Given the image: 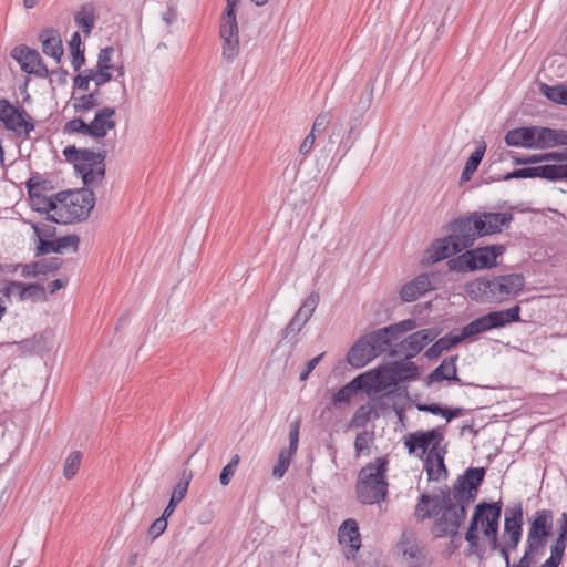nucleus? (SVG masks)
I'll use <instances>...</instances> for the list:
<instances>
[{
    "label": "nucleus",
    "instance_id": "1",
    "mask_svg": "<svg viewBox=\"0 0 567 567\" xmlns=\"http://www.w3.org/2000/svg\"><path fill=\"white\" fill-rule=\"evenodd\" d=\"M502 504L482 503L475 507L465 533L467 554L482 558L487 548L498 551L505 567H535L545 554L548 537L553 532L554 515L549 509L537 511L529 519L524 554L511 564V554L516 551L523 536V509L520 505L507 507L504 528L498 537Z\"/></svg>",
    "mask_w": 567,
    "mask_h": 567
},
{
    "label": "nucleus",
    "instance_id": "2",
    "mask_svg": "<svg viewBox=\"0 0 567 567\" xmlns=\"http://www.w3.org/2000/svg\"><path fill=\"white\" fill-rule=\"evenodd\" d=\"M416 369L413 363L394 362L389 365L380 367L363 374L358 375L347 385L341 388L332 398L334 405L348 404L352 396L362 389H384L391 383H395L396 379L403 380L410 377L409 372Z\"/></svg>",
    "mask_w": 567,
    "mask_h": 567
},
{
    "label": "nucleus",
    "instance_id": "3",
    "mask_svg": "<svg viewBox=\"0 0 567 567\" xmlns=\"http://www.w3.org/2000/svg\"><path fill=\"white\" fill-rule=\"evenodd\" d=\"M525 286V278L520 274H509L493 278L480 277L465 286L467 296L477 302H504L519 293Z\"/></svg>",
    "mask_w": 567,
    "mask_h": 567
},
{
    "label": "nucleus",
    "instance_id": "4",
    "mask_svg": "<svg viewBox=\"0 0 567 567\" xmlns=\"http://www.w3.org/2000/svg\"><path fill=\"white\" fill-rule=\"evenodd\" d=\"M56 210L50 215V221L71 224L89 217L95 204L94 193L89 188L76 192H62L56 194Z\"/></svg>",
    "mask_w": 567,
    "mask_h": 567
},
{
    "label": "nucleus",
    "instance_id": "5",
    "mask_svg": "<svg viewBox=\"0 0 567 567\" xmlns=\"http://www.w3.org/2000/svg\"><path fill=\"white\" fill-rule=\"evenodd\" d=\"M386 466L388 461L380 457L361 468L357 483V495L361 503L375 504L385 498L388 492Z\"/></svg>",
    "mask_w": 567,
    "mask_h": 567
},
{
    "label": "nucleus",
    "instance_id": "6",
    "mask_svg": "<svg viewBox=\"0 0 567 567\" xmlns=\"http://www.w3.org/2000/svg\"><path fill=\"white\" fill-rule=\"evenodd\" d=\"M505 143L525 148H548L567 144V132L538 126L520 127L508 131Z\"/></svg>",
    "mask_w": 567,
    "mask_h": 567
},
{
    "label": "nucleus",
    "instance_id": "7",
    "mask_svg": "<svg viewBox=\"0 0 567 567\" xmlns=\"http://www.w3.org/2000/svg\"><path fill=\"white\" fill-rule=\"evenodd\" d=\"M514 217L512 213H472L457 219L460 231L471 236V246L477 237L499 234L509 228Z\"/></svg>",
    "mask_w": 567,
    "mask_h": 567
},
{
    "label": "nucleus",
    "instance_id": "8",
    "mask_svg": "<svg viewBox=\"0 0 567 567\" xmlns=\"http://www.w3.org/2000/svg\"><path fill=\"white\" fill-rule=\"evenodd\" d=\"M63 154L69 162H72L74 169L81 175L84 185H99L105 175L104 155L90 150H78L74 146L64 148Z\"/></svg>",
    "mask_w": 567,
    "mask_h": 567
},
{
    "label": "nucleus",
    "instance_id": "9",
    "mask_svg": "<svg viewBox=\"0 0 567 567\" xmlns=\"http://www.w3.org/2000/svg\"><path fill=\"white\" fill-rule=\"evenodd\" d=\"M504 252L505 247L503 245L480 247L450 259L447 266L450 270L457 272L492 268L496 265V259Z\"/></svg>",
    "mask_w": 567,
    "mask_h": 567
},
{
    "label": "nucleus",
    "instance_id": "10",
    "mask_svg": "<svg viewBox=\"0 0 567 567\" xmlns=\"http://www.w3.org/2000/svg\"><path fill=\"white\" fill-rule=\"evenodd\" d=\"M471 247V236L460 231L458 220L451 224V234L435 240L424 252L423 261L432 265Z\"/></svg>",
    "mask_w": 567,
    "mask_h": 567
},
{
    "label": "nucleus",
    "instance_id": "11",
    "mask_svg": "<svg viewBox=\"0 0 567 567\" xmlns=\"http://www.w3.org/2000/svg\"><path fill=\"white\" fill-rule=\"evenodd\" d=\"M466 504L455 501L453 497L444 498L441 507L435 513L437 516L432 532L436 537L455 535L462 522L466 517Z\"/></svg>",
    "mask_w": 567,
    "mask_h": 567
},
{
    "label": "nucleus",
    "instance_id": "12",
    "mask_svg": "<svg viewBox=\"0 0 567 567\" xmlns=\"http://www.w3.org/2000/svg\"><path fill=\"white\" fill-rule=\"evenodd\" d=\"M519 312V306L488 312L464 326L462 334L466 339L492 329L502 328L512 322H517L520 320Z\"/></svg>",
    "mask_w": 567,
    "mask_h": 567
},
{
    "label": "nucleus",
    "instance_id": "13",
    "mask_svg": "<svg viewBox=\"0 0 567 567\" xmlns=\"http://www.w3.org/2000/svg\"><path fill=\"white\" fill-rule=\"evenodd\" d=\"M395 550L408 567H429L432 564L425 546L412 530H404L396 543Z\"/></svg>",
    "mask_w": 567,
    "mask_h": 567
},
{
    "label": "nucleus",
    "instance_id": "14",
    "mask_svg": "<svg viewBox=\"0 0 567 567\" xmlns=\"http://www.w3.org/2000/svg\"><path fill=\"white\" fill-rule=\"evenodd\" d=\"M27 189L31 208L45 215L47 220L50 221V215L54 214V210H56V194L54 196H48L45 194L44 182L38 176L28 179Z\"/></svg>",
    "mask_w": 567,
    "mask_h": 567
},
{
    "label": "nucleus",
    "instance_id": "15",
    "mask_svg": "<svg viewBox=\"0 0 567 567\" xmlns=\"http://www.w3.org/2000/svg\"><path fill=\"white\" fill-rule=\"evenodd\" d=\"M219 37L221 40V58L233 63L240 52L239 30L237 19H221L219 25Z\"/></svg>",
    "mask_w": 567,
    "mask_h": 567
},
{
    "label": "nucleus",
    "instance_id": "16",
    "mask_svg": "<svg viewBox=\"0 0 567 567\" xmlns=\"http://www.w3.org/2000/svg\"><path fill=\"white\" fill-rule=\"evenodd\" d=\"M485 471L483 467L468 468L458 481L452 497L468 505L475 498L477 487L482 483Z\"/></svg>",
    "mask_w": 567,
    "mask_h": 567
},
{
    "label": "nucleus",
    "instance_id": "17",
    "mask_svg": "<svg viewBox=\"0 0 567 567\" xmlns=\"http://www.w3.org/2000/svg\"><path fill=\"white\" fill-rule=\"evenodd\" d=\"M443 439V434L439 427L427 432L417 431L409 433L404 436V445L410 454L423 456L427 449L432 445L435 447Z\"/></svg>",
    "mask_w": 567,
    "mask_h": 567
},
{
    "label": "nucleus",
    "instance_id": "18",
    "mask_svg": "<svg viewBox=\"0 0 567 567\" xmlns=\"http://www.w3.org/2000/svg\"><path fill=\"white\" fill-rule=\"evenodd\" d=\"M439 334L440 331L434 328L416 331L399 343L396 352L406 359L414 358Z\"/></svg>",
    "mask_w": 567,
    "mask_h": 567
},
{
    "label": "nucleus",
    "instance_id": "19",
    "mask_svg": "<svg viewBox=\"0 0 567 567\" xmlns=\"http://www.w3.org/2000/svg\"><path fill=\"white\" fill-rule=\"evenodd\" d=\"M0 121L18 134H28L33 130V124L27 120L25 112L19 111L6 100L0 101Z\"/></svg>",
    "mask_w": 567,
    "mask_h": 567
},
{
    "label": "nucleus",
    "instance_id": "20",
    "mask_svg": "<svg viewBox=\"0 0 567 567\" xmlns=\"http://www.w3.org/2000/svg\"><path fill=\"white\" fill-rule=\"evenodd\" d=\"M299 430H300V421H295L290 425L289 431V449H282L279 452L278 461L274 465L271 474L276 480H280L285 476L288 471L291 458L296 454L299 445Z\"/></svg>",
    "mask_w": 567,
    "mask_h": 567
},
{
    "label": "nucleus",
    "instance_id": "21",
    "mask_svg": "<svg viewBox=\"0 0 567 567\" xmlns=\"http://www.w3.org/2000/svg\"><path fill=\"white\" fill-rule=\"evenodd\" d=\"M434 275L421 274L402 286L400 297L404 302H412L434 288Z\"/></svg>",
    "mask_w": 567,
    "mask_h": 567
},
{
    "label": "nucleus",
    "instance_id": "22",
    "mask_svg": "<svg viewBox=\"0 0 567 567\" xmlns=\"http://www.w3.org/2000/svg\"><path fill=\"white\" fill-rule=\"evenodd\" d=\"M339 543L344 547L347 558L354 556L361 546L358 523L354 519L344 520L338 532Z\"/></svg>",
    "mask_w": 567,
    "mask_h": 567
},
{
    "label": "nucleus",
    "instance_id": "23",
    "mask_svg": "<svg viewBox=\"0 0 567 567\" xmlns=\"http://www.w3.org/2000/svg\"><path fill=\"white\" fill-rule=\"evenodd\" d=\"M115 109L103 107L100 110L93 121L90 123V136L95 138H102L115 127Z\"/></svg>",
    "mask_w": 567,
    "mask_h": 567
},
{
    "label": "nucleus",
    "instance_id": "24",
    "mask_svg": "<svg viewBox=\"0 0 567 567\" xmlns=\"http://www.w3.org/2000/svg\"><path fill=\"white\" fill-rule=\"evenodd\" d=\"M377 355L373 346L369 343L365 337L360 338L348 353V362L354 368H363Z\"/></svg>",
    "mask_w": 567,
    "mask_h": 567
},
{
    "label": "nucleus",
    "instance_id": "25",
    "mask_svg": "<svg viewBox=\"0 0 567 567\" xmlns=\"http://www.w3.org/2000/svg\"><path fill=\"white\" fill-rule=\"evenodd\" d=\"M38 38L42 44L43 53L59 63L63 55V44L59 32L54 29H45L39 33Z\"/></svg>",
    "mask_w": 567,
    "mask_h": 567
},
{
    "label": "nucleus",
    "instance_id": "26",
    "mask_svg": "<svg viewBox=\"0 0 567 567\" xmlns=\"http://www.w3.org/2000/svg\"><path fill=\"white\" fill-rule=\"evenodd\" d=\"M80 238L76 235H68L55 238L53 243H43V246L35 247V255L42 256L52 252L63 254L68 250L76 251L79 248Z\"/></svg>",
    "mask_w": 567,
    "mask_h": 567
},
{
    "label": "nucleus",
    "instance_id": "27",
    "mask_svg": "<svg viewBox=\"0 0 567 567\" xmlns=\"http://www.w3.org/2000/svg\"><path fill=\"white\" fill-rule=\"evenodd\" d=\"M14 58L21 65V69L28 73H38L41 68V56L32 49L27 47L14 48L12 51Z\"/></svg>",
    "mask_w": 567,
    "mask_h": 567
},
{
    "label": "nucleus",
    "instance_id": "28",
    "mask_svg": "<svg viewBox=\"0 0 567 567\" xmlns=\"http://www.w3.org/2000/svg\"><path fill=\"white\" fill-rule=\"evenodd\" d=\"M192 478L193 473L190 471L184 470L182 473V477L175 485L171 495V499L163 512L165 514V517L172 516L173 513L175 512L176 506L183 501L188 491V486Z\"/></svg>",
    "mask_w": 567,
    "mask_h": 567
},
{
    "label": "nucleus",
    "instance_id": "29",
    "mask_svg": "<svg viewBox=\"0 0 567 567\" xmlns=\"http://www.w3.org/2000/svg\"><path fill=\"white\" fill-rule=\"evenodd\" d=\"M364 337L369 341V343L373 346V350L377 353V355L385 351L386 348L394 340L389 327L378 329Z\"/></svg>",
    "mask_w": 567,
    "mask_h": 567
},
{
    "label": "nucleus",
    "instance_id": "30",
    "mask_svg": "<svg viewBox=\"0 0 567 567\" xmlns=\"http://www.w3.org/2000/svg\"><path fill=\"white\" fill-rule=\"evenodd\" d=\"M485 151H486V145L485 143H482L477 146V148L471 154V156L468 157V159L466 161L465 163V167L461 174V179L464 181V182H467L471 179V177L473 176V174L476 172L480 163L482 162L483 159V156L485 154Z\"/></svg>",
    "mask_w": 567,
    "mask_h": 567
},
{
    "label": "nucleus",
    "instance_id": "31",
    "mask_svg": "<svg viewBox=\"0 0 567 567\" xmlns=\"http://www.w3.org/2000/svg\"><path fill=\"white\" fill-rule=\"evenodd\" d=\"M539 178L549 181L567 179V162L565 164H546L538 166Z\"/></svg>",
    "mask_w": 567,
    "mask_h": 567
},
{
    "label": "nucleus",
    "instance_id": "32",
    "mask_svg": "<svg viewBox=\"0 0 567 567\" xmlns=\"http://www.w3.org/2000/svg\"><path fill=\"white\" fill-rule=\"evenodd\" d=\"M440 507L439 498L422 495L415 508V516L423 520L430 517L432 513L435 514Z\"/></svg>",
    "mask_w": 567,
    "mask_h": 567
},
{
    "label": "nucleus",
    "instance_id": "33",
    "mask_svg": "<svg viewBox=\"0 0 567 567\" xmlns=\"http://www.w3.org/2000/svg\"><path fill=\"white\" fill-rule=\"evenodd\" d=\"M539 91L551 102L567 105V85L558 84L550 86L543 83L539 86Z\"/></svg>",
    "mask_w": 567,
    "mask_h": 567
},
{
    "label": "nucleus",
    "instance_id": "34",
    "mask_svg": "<svg viewBox=\"0 0 567 567\" xmlns=\"http://www.w3.org/2000/svg\"><path fill=\"white\" fill-rule=\"evenodd\" d=\"M31 227L38 239L37 246H43V243H53L56 235V228L49 223H31Z\"/></svg>",
    "mask_w": 567,
    "mask_h": 567
},
{
    "label": "nucleus",
    "instance_id": "35",
    "mask_svg": "<svg viewBox=\"0 0 567 567\" xmlns=\"http://www.w3.org/2000/svg\"><path fill=\"white\" fill-rule=\"evenodd\" d=\"M74 21L76 27L86 35L91 33V30L95 22V16L91 8H81L75 17Z\"/></svg>",
    "mask_w": 567,
    "mask_h": 567
},
{
    "label": "nucleus",
    "instance_id": "36",
    "mask_svg": "<svg viewBox=\"0 0 567 567\" xmlns=\"http://www.w3.org/2000/svg\"><path fill=\"white\" fill-rule=\"evenodd\" d=\"M24 300H30L32 302L45 301L47 293L44 287L39 284L23 285L20 301Z\"/></svg>",
    "mask_w": 567,
    "mask_h": 567
},
{
    "label": "nucleus",
    "instance_id": "37",
    "mask_svg": "<svg viewBox=\"0 0 567 567\" xmlns=\"http://www.w3.org/2000/svg\"><path fill=\"white\" fill-rule=\"evenodd\" d=\"M432 377L437 380H458L456 375L455 359H444L442 363L435 369Z\"/></svg>",
    "mask_w": 567,
    "mask_h": 567
},
{
    "label": "nucleus",
    "instance_id": "38",
    "mask_svg": "<svg viewBox=\"0 0 567 567\" xmlns=\"http://www.w3.org/2000/svg\"><path fill=\"white\" fill-rule=\"evenodd\" d=\"M82 41L79 32H74L69 41V49L72 55V65L79 70L84 62V54L81 50Z\"/></svg>",
    "mask_w": 567,
    "mask_h": 567
},
{
    "label": "nucleus",
    "instance_id": "39",
    "mask_svg": "<svg viewBox=\"0 0 567 567\" xmlns=\"http://www.w3.org/2000/svg\"><path fill=\"white\" fill-rule=\"evenodd\" d=\"M416 406L419 411L429 412L435 415H442L446 419L447 422L451 421L453 417L461 415L462 413V410L458 408L454 410H449L442 408L439 404H417Z\"/></svg>",
    "mask_w": 567,
    "mask_h": 567
},
{
    "label": "nucleus",
    "instance_id": "40",
    "mask_svg": "<svg viewBox=\"0 0 567 567\" xmlns=\"http://www.w3.org/2000/svg\"><path fill=\"white\" fill-rule=\"evenodd\" d=\"M82 454L79 451H74L68 455L64 462L63 475L66 480H72L81 465Z\"/></svg>",
    "mask_w": 567,
    "mask_h": 567
},
{
    "label": "nucleus",
    "instance_id": "41",
    "mask_svg": "<svg viewBox=\"0 0 567 567\" xmlns=\"http://www.w3.org/2000/svg\"><path fill=\"white\" fill-rule=\"evenodd\" d=\"M97 105L95 94H86L79 97H73L72 106L75 112L82 113L94 109Z\"/></svg>",
    "mask_w": 567,
    "mask_h": 567
},
{
    "label": "nucleus",
    "instance_id": "42",
    "mask_svg": "<svg viewBox=\"0 0 567 567\" xmlns=\"http://www.w3.org/2000/svg\"><path fill=\"white\" fill-rule=\"evenodd\" d=\"M239 461V455L235 454L229 461V463L223 467L219 475V482L223 486H227L230 483L233 476L235 475Z\"/></svg>",
    "mask_w": 567,
    "mask_h": 567
},
{
    "label": "nucleus",
    "instance_id": "43",
    "mask_svg": "<svg viewBox=\"0 0 567 567\" xmlns=\"http://www.w3.org/2000/svg\"><path fill=\"white\" fill-rule=\"evenodd\" d=\"M394 340L399 338L401 333L412 331L419 327L416 320L405 319L400 322L388 326Z\"/></svg>",
    "mask_w": 567,
    "mask_h": 567
},
{
    "label": "nucleus",
    "instance_id": "44",
    "mask_svg": "<svg viewBox=\"0 0 567 567\" xmlns=\"http://www.w3.org/2000/svg\"><path fill=\"white\" fill-rule=\"evenodd\" d=\"M23 288V284L18 281H3L0 284V293L8 299L12 296H18V299L20 300L21 297V290Z\"/></svg>",
    "mask_w": 567,
    "mask_h": 567
},
{
    "label": "nucleus",
    "instance_id": "45",
    "mask_svg": "<svg viewBox=\"0 0 567 567\" xmlns=\"http://www.w3.org/2000/svg\"><path fill=\"white\" fill-rule=\"evenodd\" d=\"M514 178H539L538 166L526 167L507 173L503 179L509 181Z\"/></svg>",
    "mask_w": 567,
    "mask_h": 567
},
{
    "label": "nucleus",
    "instance_id": "46",
    "mask_svg": "<svg viewBox=\"0 0 567 567\" xmlns=\"http://www.w3.org/2000/svg\"><path fill=\"white\" fill-rule=\"evenodd\" d=\"M49 270V267L44 261L34 262L30 265L23 266L22 274L24 277H37L39 275H44Z\"/></svg>",
    "mask_w": 567,
    "mask_h": 567
},
{
    "label": "nucleus",
    "instance_id": "47",
    "mask_svg": "<svg viewBox=\"0 0 567 567\" xmlns=\"http://www.w3.org/2000/svg\"><path fill=\"white\" fill-rule=\"evenodd\" d=\"M113 52H114V50L112 47L102 49L99 53L96 68H100L102 70L110 72V70L113 68V64H112Z\"/></svg>",
    "mask_w": 567,
    "mask_h": 567
},
{
    "label": "nucleus",
    "instance_id": "48",
    "mask_svg": "<svg viewBox=\"0 0 567 567\" xmlns=\"http://www.w3.org/2000/svg\"><path fill=\"white\" fill-rule=\"evenodd\" d=\"M463 340H464V337L461 332L460 334H446V336L440 338L436 341V343H437V347L441 348V350L446 351Z\"/></svg>",
    "mask_w": 567,
    "mask_h": 567
},
{
    "label": "nucleus",
    "instance_id": "49",
    "mask_svg": "<svg viewBox=\"0 0 567 567\" xmlns=\"http://www.w3.org/2000/svg\"><path fill=\"white\" fill-rule=\"evenodd\" d=\"M167 518L165 517V514L163 513L159 518L153 522L151 527L148 528V535L155 539L158 536H161L167 528Z\"/></svg>",
    "mask_w": 567,
    "mask_h": 567
},
{
    "label": "nucleus",
    "instance_id": "50",
    "mask_svg": "<svg viewBox=\"0 0 567 567\" xmlns=\"http://www.w3.org/2000/svg\"><path fill=\"white\" fill-rule=\"evenodd\" d=\"M319 293L318 292H315L312 291L307 298L306 300L302 302L301 307L299 308L300 310H302L303 312H306L308 316H312L318 303H319Z\"/></svg>",
    "mask_w": 567,
    "mask_h": 567
},
{
    "label": "nucleus",
    "instance_id": "51",
    "mask_svg": "<svg viewBox=\"0 0 567 567\" xmlns=\"http://www.w3.org/2000/svg\"><path fill=\"white\" fill-rule=\"evenodd\" d=\"M90 74L91 82H94L96 86H100L111 80V73L100 68L87 71Z\"/></svg>",
    "mask_w": 567,
    "mask_h": 567
},
{
    "label": "nucleus",
    "instance_id": "52",
    "mask_svg": "<svg viewBox=\"0 0 567 567\" xmlns=\"http://www.w3.org/2000/svg\"><path fill=\"white\" fill-rule=\"evenodd\" d=\"M330 120H331L330 112L320 113L313 122L311 133L315 134L316 132H318V133L323 132L327 128V126L329 125Z\"/></svg>",
    "mask_w": 567,
    "mask_h": 567
},
{
    "label": "nucleus",
    "instance_id": "53",
    "mask_svg": "<svg viewBox=\"0 0 567 567\" xmlns=\"http://www.w3.org/2000/svg\"><path fill=\"white\" fill-rule=\"evenodd\" d=\"M370 413H371V409L369 406H361L354 413L351 424L357 427L364 425V423L369 419Z\"/></svg>",
    "mask_w": 567,
    "mask_h": 567
},
{
    "label": "nucleus",
    "instance_id": "54",
    "mask_svg": "<svg viewBox=\"0 0 567 567\" xmlns=\"http://www.w3.org/2000/svg\"><path fill=\"white\" fill-rule=\"evenodd\" d=\"M371 442V435L368 432L359 433L354 441V449L357 455L361 454L363 451L369 449V444Z\"/></svg>",
    "mask_w": 567,
    "mask_h": 567
},
{
    "label": "nucleus",
    "instance_id": "55",
    "mask_svg": "<svg viewBox=\"0 0 567 567\" xmlns=\"http://www.w3.org/2000/svg\"><path fill=\"white\" fill-rule=\"evenodd\" d=\"M305 324L301 321H298L295 317L290 320L288 326L285 329L286 338H295L301 331Z\"/></svg>",
    "mask_w": 567,
    "mask_h": 567
},
{
    "label": "nucleus",
    "instance_id": "56",
    "mask_svg": "<svg viewBox=\"0 0 567 567\" xmlns=\"http://www.w3.org/2000/svg\"><path fill=\"white\" fill-rule=\"evenodd\" d=\"M66 127L72 132H80L85 135H90V123L83 120H73L66 124Z\"/></svg>",
    "mask_w": 567,
    "mask_h": 567
},
{
    "label": "nucleus",
    "instance_id": "57",
    "mask_svg": "<svg viewBox=\"0 0 567 567\" xmlns=\"http://www.w3.org/2000/svg\"><path fill=\"white\" fill-rule=\"evenodd\" d=\"M324 353H320L319 355L315 357L313 359H311L308 363H307V367L305 369V371H302L300 373V381H306L309 377V374L313 371V369L319 364V362L321 361V359L323 358Z\"/></svg>",
    "mask_w": 567,
    "mask_h": 567
},
{
    "label": "nucleus",
    "instance_id": "58",
    "mask_svg": "<svg viewBox=\"0 0 567 567\" xmlns=\"http://www.w3.org/2000/svg\"><path fill=\"white\" fill-rule=\"evenodd\" d=\"M315 141H316V136L313 133H309L305 140L302 141L300 147H299V152L303 155L308 154L310 152V150L312 148L313 144H315Z\"/></svg>",
    "mask_w": 567,
    "mask_h": 567
},
{
    "label": "nucleus",
    "instance_id": "59",
    "mask_svg": "<svg viewBox=\"0 0 567 567\" xmlns=\"http://www.w3.org/2000/svg\"><path fill=\"white\" fill-rule=\"evenodd\" d=\"M546 155H550L546 162H553L554 164H565L567 163V150L564 152H549Z\"/></svg>",
    "mask_w": 567,
    "mask_h": 567
},
{
    "label": "nucleus",
    "instance_id": "60",
    "mask_svg": "<svg viewBox=\"0 0 567 567\" xmlns=\"http://www.w3.org/2000/svg\"><path fill=\"white\" fill-rule=\"evenodd\" d=\"M90 82H91V79H90L89 72H84L83 74H79L75 78V80H74V84L79 89L84 90V91H86L89 89Z\"/></svg>",
    "mask_w": 567,
    "mask_h": 567
},
{
    "label": "nucleus",
    "instance_id": "61",
    "mask_svg": "<svg viewBox=\"0 0 567 567\" xmlns=\"http://www.w3.org/2000/svg\"><path fill=\"white\" fill-rule=\"evenodd\" d=\"M240 0H227V6H226V9L221 16V19H226L228 18H233V19H236V13H235V9L237 7V4L239 3Z\"/></svg>",
    "mask_w": 567,
    "mask_h": 567
},
{
    "label": "nucleus",
    "instance_id": "62",
    "mask_svg": "<svg viewBox=\"0 0 567 567\" xmlns=\"http://www.w3.org/2000/svg\"><path fill=\"white\" fill-rule=\"evenodd\" d=\"M549 157H551V156L546 155V153L545 154H534V155L527 156V161H528V164H535V163L546 162Z\"/></svg>",
    "mask_w": 567,
    "mask_h": 567
},
{
    "label": "nucleus",
    "instance_id": "63",
    "mask_svg": "<svg viewBox=\"0 0 567 567\" xmlns=\"http://www.w3.org/2000/svg\"><path fill=\"white\" fill-rule=\"evenodd\" d=\"M442 352H443V350H441V348H439L437 343L435 342L427 349L425 354L427 358L432 359V358H437Z\"/></svg>",
    "mask_w": 567,
    "mask_h": 567
},
{
    "label": "nucleus",
    "instance_id": "64",
    "mask_svg": "<svg viewBox=\"0 0 567 567\" xmlns=\"http://www.w3.org/2000/svg\"><path fill=\"white\" fill-rule=\"evenodd\" d=\"M64 282L61 280V279H55L53 281L50 282L49 285V288H50V292L51 293H54L56 292L58 290H60L61 288L64 287Z\"/></svg>",
    "mask_w": 567,
    "mask_h": 567
}]
</instances>
